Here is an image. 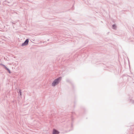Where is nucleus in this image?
I'll return each instance as SVG.
<instances>
[{
  "mask_svg": "<svg viewBox=\"0 0 134 134\" xmlns=\"http://www.w3.org/2000/svg\"><path fill=\"white\" fill-rule=\"evenodd\" d=\"M61 80V77H59L57 79H55L52 83V86H55L59 83V82Z\"/></svg>",
  "mask_w": 134,
  "mask_h": 134,
  "instance_id": "obj_1",
  "label": "nucleus"
},
{
  "mask_svg": "<svg viewBox=\"0 0 134 134\" xmlns=\"http://www.w3.org/2000/svg\"><path fill=\"white\" fill-rule=\"evenodd\" d=\"M29 42V40L27 39L25 41V42L23 43L21 45V46H24L27 45Z\"/></svg>",
  "mask_w": 134,
  "mask_h": 134,
  "instance_id": "obj_2",
  "label": "nucleus"
},
{
  "mask_svg": "<svg viewBox=\"0 0 134 134\" xmlns=\"http://www.w3.org/2000/svg\"><path fill=\"white\" fill-rule=\"evenodd\" d=\"M59 132L55 129H54L52 133L53 134H58L59 133Z\"/></svg>",
  "mask_w": 134,
  "mask_h": 134,
  "instance_id": "obj_3",
  "label": "nucleus"
},
{
  "mask_svg": "<svg viewBox=\"0 0 134 134\" xmlns=\"http://www.w3.org/2000/svg\"><path fill=\"white\" fill-rule=\"evenodd\" d=\"M3 66H4V68L6 70H7L9 72L10 74V70L8 69L5 65H2Z\"/></svg>",
  "mask_w": 134,
  "mask_h": 134,
  "instance_id": "obj_4",
  "label": "nucleus"
},
{
  "mask_svg": "<svg viewBox=\"0 0 134 134\" xmlns=\"http://www.w3.org/2000/svg\"><path fill=\"white\" fill-rule=\"evenodd\" d=\"M113 27L114 29H115L116 28V26L115 25H113Z\"/></svg>",
  "mask_w": 134,
  "mask_h": 134,
  "instance_id": "obj_5",
  "label": "nucleus"
},
{
  "mask_svg": "<svg viewBox=\"0 0 134 134\" xmlns=\"http://www.w3.org/2000/svg\"><path fill=\"white\" fill-rule=\"evenodd\" d=\"M20 95H21V91H20Z\"/></svg>",
  "mask_w": 134,
  "mask_h": 134,
  "instance_id": "obj_6",
  "label": "nucleus"
}]
</instances>
